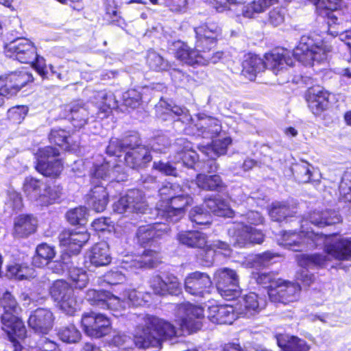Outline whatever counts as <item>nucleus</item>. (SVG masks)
Listing matches in <instances>:
<instances>
[{"label": "nucleus", "mask_w": 351, "mask_h": 351, "mask_svg": "<svg viewBox=\"0 0 351 351\" xmlns=\"http://www.w3.org/2000/svg\"><path fill=\"white\" fill-rule=\"evenodd\" d=\"M278 2V0H254L250 3L243 5V3H235L234 5L228 4L229 10L235 12L237 16H241L245 18H254L256 14L262 13L267 10L270 6Z\"/></svg>", "instance_id": "23"}, {"label": "nucleus", "mask_w": 351, "mask_h": 351, "mask_svg": "<svg viewBox=\"0 0 351 351\" xmlns=\"http://www.w3.org/2000/svg\"><path fill=\"white\" fill-rule=\"evenodd\" d=\"M0 302L4 310L1 317L2 330L12 340L16 337L23 339L27 331L23 322L17 316L21 308L16 300L10 292L6 291L1 298Z\"/></svg>", "instance_id": "6"}, {"label": "nucleus", "mask_w": 351, "mask_h": 351, "mask_svg": "<svg viewBox=\"0 0 351 351\" xmlns=\"http://www.w3.org/2000/svg\"><path fill=\"white\" fill-rule=\"evenodd\" d=\"M56 254L54 248L46 243L37 246L36 254L32 258V264L37 267H43L50 263Z\"/></svg>", "instance_id": "43"}, {"label": "nucleus", "mask_w": 351, "mask_h": 351, "mask_svg": "<svg viewBox=\"0 0 351 351\" xmlns=\"http://www.w3.org/2000/svg\"><path fill=\"white\" fill-rule=\"evenodd\" d=\"M340 197L343 200L351 202V172H346L339 185Z\"/></svg>", "instance_id": "62"}, {"label": "nucleus", "mask_w": 351, "mask_h": 351, "mask_svg": "<svg viewBox=\"0 0 351 351\" xmlns=\"http://www.w3.org/2000/svg\"><path fill=\"white\" fill-rule=\"evenodd\" d=\"M58 335L62 341L69 343L77 342L81 337L80 331L73 325L60 328Z\"/></svg>", "instance_id": "55"}, {"label": "nucleus", "mask_w": 351, "mask_h": 351, "mask_svg": "<svg viewBox=\"0 0 351 351\" xmlns=\"http://www.w3.org/2000/svg\"><path fill=\"white\" fill-rule=\"evenodd\" d=\"M49 139L51 143L62 147L67 151H74L78 147L77 142L74 141V137L69 132L58 128H54L51 130Z\"/></svg>", "instance_id": "33"}, {"label": "nucleus", "mask_w": 351, "mask_h": 351, "mask_svg": "<svg viewBox=\"0 0 351 351\" xmlns=\"http://www.w3.org/2000/svg\"><path fill=\"white\" fill-rule=\"evenodd\" d=\"M88 239L89 235L86 232L65 230L59 236L60 245L66 247L73 254H77L80 252Z\"/></svg>", "instance_id": "24"}, {"label": "nucleus", "mask_w": 351, "mask_h": 351, "mask_svg": "<svg viewBox=\"0 0 351 351\" xmlns=\"http://www.w3.org/2000/svg\"><path fill=\"white\" fill-rule=\"evenodd\" d=\"M87 209L84 206L70 210L66 213L68 221L73 225H84L87 221Z\"/></svg>", "instance_id": "57"}, {"label": "nucleus", "mask_w": 351, "mask_h": 351, "mask_svg": "<svg viewBox=\"0 0 351 351\" xmlns=\"http://www.w3.org/2000/svg\"><path fill=\"white\" fill-rule=\"evenodd\" d=\"M304 221L301 225V230L300 233L295 231H285L281 235L280 239L278 240L280 245L285 246L293 251H302L305 248L314 247L311 243V239L308 235L313 231H305Z\"/></svg>", "instance_id": "19"}, {"label": "nucleus", "mask_w": 351, "mask_h": 351, "mask_svg": "<svg viewBox=\"0 0 351 351\" xmlns=\"http://www.w3.org/2000/svg\"><path fill=\"white\" fill-rule=\"evenodd\" d=\"M149 287L155 294L160 295H176L181 291V284L173 275H168L165 279L158 275L154 276L149 280Z\"/></svg>", "instance_id": "22"}, {"label": "nucleus", "mask_w": 351, "mask_h": 351, "mask_svg": "<svg viewBox=\"0 0 351 351\" xmlns=\"http://www.w3.org/2000/svg\"><path fill=\"white\" fill-rule=\"evenodd\" d=\"M84 332L89 337L100 338L108 335L111 330L110 319L100 313H85L81 319Z\"/></svg>", "instance_id": "16"}, {"label": "nucleus", "mask_w": 351, "mask_h": 351, "mask_svg": "<svg viewBox=\"0 0 351 351\" xmlns=\"http://www.w3.org/2000/svg\"><path fill=\"white\" fill-rule=\"evenodd\" d=\"M212 280L206 273L195 271L189 274L184 280V289L191 295L204 297L210 293Z\"/></svg>", "instance_id": "20"}, {"label": "nucleus", "mask_w": 351, "mask_h": 351, "mask_svg": "<svg viewBox=\"0 0 351 351\" xmlns=\"http://www.w3.org/2000/svg\"><path fill=\"white\" fill-rule=\"evenodd\" d=\"M36 226L37 220L33 215H22L14 220L13 234L16 237H27L36 231Z\"/></svg>", "instance_id": "31"}, {"label": "nucleus", "mask_w": 351, "mask_h": 351, "mask_svg": "<svg viewBox=\"0 0 351 351\" xmlns=\"http://www.w3.org/2000/svg\"><path fill=\"white\" fill-rule=\"evenodd\" d=\"M59 155L56 148L48 146L40 149L36 154L38 171L45 176H57L62 170L61 161L55 158Z\"/></svg>", "instance_id": "14"}, {"label": "nucleus", "mask_w": 351, "mask_h": 351, "mask_svg": "<svg viewBox=\"0 0 351 351\" xmlns=\"http://www.w3.org/2000/svg\"><path fill=\"white\" fill-rule=\"evenodd\" d=\"M237 317L234 308L230 305H213L208 309V319L214 324H231Z\"/></svg>", "instance_id": "26"}, {"label": "nucleus", "mask_w": 351, "mask_h": 351, "mask_svg": "<svg viewBox=\"0 0 351 351\" xmlns=\"http://www.w3.org/2000/svg\"><path fill=\"white\" fill-rule=\"evenodd\" d=\"M311 165L308 162H302L295 165L293 168V173L295 178L300 182L306 183L310 182L312 178Z\"/></svg>", "instance_id": "58"}, {"label": "nucleus", "mask_w": 351, "mask_h": 351, "mask_svg": "<svg viewBox=\"0 0 351 351\" xmlns=\"http://www.w3.org/2000/svg\"><path fill=\"white\" fill-rule=\"evenodd\" d=\"M204 204L215 215L228 217H232L233 215V210L230 208L228 203L220 197L206 199Z\"/></svg>", "instance_id": "44"}, {"label": "nucleus", "mask_w": 351, "mask_h": 351, "mask_svg": "<svg viewBox=\"0 0 351 351\" xmlns=\"http://www.w3.org/2000/svg\"><path fill=\"white\" fill-rule=\"evenodd\" d=\"M196 34L195 48L191 49L184 43H176V58L181 62L191 66H205L209 63L215 64L223 57L222 51L211 54L217 40L221 34V28L214 23L199 25L194 29Z\"/></svg>", "instance_id": "1"}, {"label": "nucleus", "mask_w": 351, "mask_h": 351, "mask_svg": "<svg viewBox=\"0 0 351 351\" xmlns=\"http://www.w3.org/2000/svg\"><path fill=\"white\" fill-rule=\"evenodd\" d=\"M189 218L192 222L199 225H206L210 222V214L200 206H195L191 209Z\"/></svg>", "instance_id": "59"}, {"label": "nucleus", "mask_w": 351, "mask_h": 351, "mask_svg": "<svg viewBox=\"0 0 351 351\" xmlns=\"http://www.w3.org/2000/svg\"><path fill=\"white\" fill-rule=\"evenodd\" d=\"M265 306V302L255 293H250L242 298L241 306L243 307L241 313L245 316H251L258 313Z\"/></svg>", "instance_id": "39"}, {"label": "nucleus", "mask_w": 351, "mask_h": 351, "mask_svg": "<svg viewBox=\"0 0 351 351\" xmlns=\"http://www.w3.org/2000/svg\"><path fill=\"white\" fill-rule=\"evenodd\" d=\"M110 162H112V161H106L101 165L95 166L92 178L93 183H96L98 179L109 180L110 182L113 180L117 182L125 180L126 178L125 175L124 173L122 175L119 174L120 166L114 165L112 169H110Z\"/></svg>", "instance_id": "28"}, {"label": "nucleus", "mask_w": 351, "mask_h": 351, "mask_svg": "<svg viewBox=\"0 0 351 351\" xmlns=\"http://www.w3.org/2000/svg\"><path fill=\"white\" fill-rule=\"evenodd\" d=\"M146 62L151 69L156 71H169L172 69L171 63L154 51H148Z\"/></svg>", "instance_id": "46"}, {"label": "nucleus", "mask_w": 351, "mask_h": 351, "mask_svg": "<svg viewBox=\"0 0 351 351\" xmlns=\"http://www.w3.org/2000/svg\"><path fill=\"white\" fill-rule=\"evenodd\" d=\"M242 68V75L252 81L258 73L263 71L264 62L258 56L247 53L244 56Z\"/></svg>", "instance_id": "34"}, {"label": "nucleus", "mask_w": 351, "mask_h": 351, "mask_svg": "<svg viewBox=\"0 0 351 351\" xmlns=\"http://www.w3.org/2000/svg\"><path fill=\"white\" fill-rule=\"evenodd\" d=\"M181 332V328L176 329L169 322L147 315L135 330L134 343L139 348H159L162 340L171 339L180 335Z\"/></svg>", "instance_id": "3"}, {"label": "nucleus", "mask_w": 351, "mask_h": 351, "mask_svg": "<svg viewBox=\"0 0 351 351\" xmlns=\"http://www.w3.org/2000/svg\"><path fill=\"white\" fill-rule=\"evenodd\" d=\"M173 149L177 152L174 159L176 163L182 161L184 166L192 168L198 160L199 156L192 149L191 143L184 138L178 139L173 145Z\"/></svg>", "instance_id": "25"}, {"label": "nucleus", "mask_w": 351, "mask_h": 351, "mask_svg": "<svg viewBox=\"0 0 351 351\" xmlns=\"http://www.w3.org/2000/svg\"><path fill=\"white\" fill-rule=\"evenodd\" d=\"M97 199H99L100 202L99 206L97 205V212H102L106 209L108 202V193L103 184L96 185L91 189L89 200L97 201Z\"/></svg>", "instance_id": "53"}, {"label": "nucleus", "mask_w": 351, "mask_h": 351, "mask_svg": "<svg viewBox=\"0 0 351 351\" xmlns=\"http://www.w3.org/2000/svg\"><path fill=\"white\" fill-rule=\"evenodd\" d=\"M156 110L159 118L164 121L173 119L189 124V128L193 130V134L202 136L205 138H213L221 131L219 121L206 114H197L196 123H193L188 110L178 106H171L165 101L161 100L156 106Z\"/></svg>", "instance_id": "2"}, {"label": "nucleus", "mask_w": 351, "mask_h": 351, "mask_svg": "<svg viewBox=\"0 0 351 351\" xmlns=\"http://www.w3.org/2000/svg\"><path fill=\"white\" fill-rule=\"evenodd\" d=\"M104 303L101 308H108L113 311L115 316H119V313L127 307L125 298L121 300L119 298L112 295L110 292H108Z\"/></svg>", "instance_id": "54"}, {"label": "nucleus", "mask_w": 351, "mask_h": 351, "mask_svg": "<svg viewBox=\"0 0 351 351\" xmlns=\"http://www.w3.org/2000/svg\"><path fill=\"white\" fill-rule=\"evenodd\" d=\"M181 332V328L176 329L169 322L147 315L135 330L134 343L139 348H159L162 340L171 339L180 335Z\"/></svg>", "instance_id": "4"}, {"label": "nucleus", "mask_w": 351, "mask_h": 351, "mask_svg": "<svg viewBox=\"0 0 351 351\" xmlns=\"http://www.w3.org/2000/svg\"><path fill=\"white\" fill-rule=\"evenodd\" d=\"M342 3L341 0H318L317 10L320 15L326 16L328 19V34L339 36L348 46L351 54V29H344L341 24L337 23L338 16L334 13L341 8Z\"/></svg>", "instance_id": "9"}, {"label": "nucleus", "mask_w": 351, "mask_h": 351, "mask_svg": "<svg viewBox=\"0 0 351 351\" xmlns=\"http://www.w3.org/2000/svg\"><path fill=\"white\" fill-rule=\"evenodd\" d=\"M69 278L71 285L79 289L84 288L89 281L86 271L77 267H73L69 269Z\"/></svg>", "instance_id": "52"}, {"label": "nucleus", "mask_w": 351, "mask_h": 351, "mask_svg": "<svg viewBox=\"0 0 351 351\" xmlns=\"http://www.w3.org/2000/svg\"><path fill=\"white\" fill-rule=\"evenodd\" d=\"M73 291V289L66 282L58 280L53 282L50 289V293L51 298L58 303L70 294H72Z\"/></svg>", "instance_id": "49"}, {"label": "nucleus", "mask_w": 351, "mask_h": 351, "mask_svg": "<svg viewBox=\"0 0 351 351\" xmlns=\"http://www.w3.org/2000/svg\"><path fill=\"white\" fill-rule=\"evenodd\" d=\"M277 343L282 351H308L306 342L297 337L280 335L277 336Z\"/></svg>", "instance_id": "40"}, {"label": "nucleus", "mask_w": 351, "mask_h": 351, "mask_svg": "<svg viewBox=\"0 0 351 351\" xmlns=\"http://www.w3.org/2000/svg\"><path fill=\"white\" fill-rule=\"evenodd\" d=\"M54 317L47 308H39L29 315L28 324L36 332L47 334L52 329Z\"/></svg>", "instance_id": "21"}, {"label": "nucleus", "mask_w": 351, "mask_h": 351, "mask_svg": "<svg viewBox=\"0 0 351 351\" xmlns=\"http://www.w3.org/2000/svg\"><path fill=\"white\" fill-rule=\"evenodd\" d=\"M123 100L126 106L135 108L140 105L141 95L136 89H130L123 94Z\"/></svg>", "instance_id": "64"}, {"label": "nucleus", "mask_w": 351, "mask_h": 351, "mask_svg": "<svg viewBox=\"0 0 351 351\" xmlns=\"http://www.w3.org/2000/svg\"><path fill=\"white\" fill-rule=\"evenodd\" d=\"M301 288L295 282L277 279L273 281L268 295L273 302L287 303L296 301L300 296Z\"/></svg>", "instance_id": "15"}, {"label": "nucleus", "mask_w": 351, "mask_h": 351, "mask_svg": "<svg viewBox=\"0 0 351 351\" xmlns=\"http://www.w3.org/2000/svg\"><path fill=\"white\" fill-rule=\"evenodd\" d=\"M331 47L326 45L317 35H304L293 50L294 57L306 65H312L327 58Z\"/></svg>", "instance_id": "7"}, {"label": "nucleus", "mask_w": 351, "mask_h": 351, "mask_svg": "<svg viewBox=\"0 0 351 351\" xmlns=\"http://www.w3.org/2000/svg\"><path fill=\"white\" fill-rule=\"evenodd\" d=\"M176 193L169 202H158L156 204L158 215L172 223H176L183 217L186 208L193 202L192 197L182 187Z\"/></svg>", "instance_id": "10"}, {"label": "nucleus", "mask_w": 351, "mask_h": 351, "mask_svg": "<svg viewBox=\"0 0 351 351\" xmlns=\"http://www.w3.org/2000/svg\"><path fill=\"white\" fill-rule=\"evenodd\" d=\"M136 239L141 245H145L151 242L160 234L156 230V223L140 226L136 232Z\"/></svg>", "instance_id": "50"}, {"label": "nucleus", "mask_w": 351, "mask_h": 351, "mask_svg": "<svg viewBox=\"0 0 351 351\" xmlns=\"http://www.w3.org/2000/svg\"><path fill=\"white\" fill-rule=\"evenodd\" d=\"M111 342L114 346L121 348L123 351H132V346L133 345L138 347L134 343V339L132 340L130 337L125 334L114 335Z\"/></svg>", "instance_id": "63"}, {"label": "nucleus", "mask_w": 351, "mask_h": 351, "mask_svg": "<svg viewBox=\"0 0 351 351\" xmlns=\"http://www.w3.org/2000/svg\"><path fill=\"white\" fill-rule=\"evenodd\" d=\"M214 280L219 293L226 300H231L239 295V276L235 271L219 269L215 273Z\"/></svg>", "instance_id": "12"}, {"label": "nucleus", "mask_w": 351, "mask_h": 351, "mask_svg": "<svg viewBox=\"0 0 351 351\" xmlns=\"http://www.w3.org/2000/svg\"><path fill=\"white\" fill-rule=\"evenodd\" d=\"M309 221L312 224L318 227H324L339 223L341 217L334 210H325L324 212H313L309 215Z\"/></svg>", "instance_id": "42"}, {"label": "nucleus", "mask_w": 351, "mask_h": 351, "mask_svg": "<svg viewBox=\"0 0 351 351\" xmlns=\"http://www.w3.org/2000/svg\"><path fill=\"white\" fill-rule=\"evenodd\" d=\"M32 80L33 77L32 74L27 71H21L13 72L7 77L5 88L6 90H10L8 94L13 95Z\"/></svg>", "instance_id": "35"}, {"label": "nucleus", "mask_w": 351, "mask_h": 351, "mask_svg": "<svg viewBox=\"0 0 351 351\" xmlns=\"http://www.w3.org/2000/svg\"><path fill=\"white\" fill-rule=\"evenodd\" d=\"M86 258L90 263L95 267L108 265L111 262L109 247L106 243L101 242L95 244L87 252Z\"/></svg>", "instance_id": "29"}, {"label": "nucleus", "mask_w": 351, "mask_h": 351, "mask_svg": "<svg viewBox=\"0 0 351 351\" xmlns=\"http://www.w3.org/2000/svg\"><path fill=\"white\" fill-rule=\"evenodd\" d=\"M5 53L21 63L29 64L36 57V48L29 40L17 38L5 45Z\"/></svg>", "instance_id": "18"}, {"label": "nucleus", "mask_w": 351, "mask_h": 351, "mask_svg": "<svg viewBox=\"0 0 351 351\" xmlns=\"http://www.w3.org/2000/svg\"><path fill=\"white\" fill-rule=\"evenodd\" d=\"M231 143V138L230 136H226L223 138L213 141L211 145L199 147V149L209 158L215 160L221 155L226 154L228 147Z\"/></svg>", "instance_id": "36"}, {"label": "nucleus", "mask_w": 351, "mask_h": 351, "mask_svg": "<svg viewBox=\"0 0 351 351\" xmlns=\"http://www.w3.org/2000/svg\"><path fill=\"white\" fill-rule=\"evenodd\" d=\"M107 295L108 291L89 289L86 293V299L90 304L101 308Z\"/></svg>", "instance_id": "61"}, {"label": "nucleus", "mask_w": 351, "mask_h": 351, "mask_svg": "<svg viewBox=\"0 0 351 351\" xmlns=\"http://www.w3.org/2000/svg\"><path fill=\"white\" fill-rule=\"evenodd\" d=\"M228 234L234 245L245 247L250 244H260L263 241V234L243 222L234 223L228 229Z\"/></svg>", "instance_id": "13"}, {"label": "nucleus", "mask_w": 351, "mask_h": 351, "mask_svg": "<svg viewBox=\"0 0 351 351\" xmlns=\"http://www.w3.org/2000/svg\"><path fill=\"white\" fill-rule=\"evenodd\" d=\"M62 189L59 185L49 186L45 183V189H43L39 204L47 206L54 203L62 195Z\"/></svg>", "instance_id": "51"}, {"label": "nucleus", "mask_w": 351, "mask_h": 351, "mask_svg": "<svg viewBox=\"0 0 351 351\" xmlns=\"http://www.w3.org/2000/svg\"><path fill=\"white\" fill-rule=\"evenodd\" d=\"M196 182L199 188L206 190H219L223 186V183L218 175L207 176L199 174L197 176Z\"/></svg>", "instance_id": "47"}, {"label": "nucleus", "mask_w": 351, "mask_h": 351, "mask_svg": "<svg viewBox=\"0 0 351 351\" xmlns=\"http://www.w3.org/2000/svg\"><path fill=\"white\" fill-rule=\"evenodd\" d=\"M147 208L143 193L140 190L133 189L119 198L113 204L114 212L123 213H143Z\"/></svg>", "instance_id": "17"}, {"label": "nucleus", "mask_w": 351, "mask_h": 351, "mask_svg": "<svg viewBox=\"0 0 351 351\" xmlns=\"http://www.w3.org/2000/svg\"><path fill=\"white\" fill-rule=\"evenodd\" d=\"M181 186L176 184L167 183L158 191L160 199L158 202H169L173 195L180 191Z\"/></svg>", "instance_id": "60"}, {"label": "nucleus", "mask_w": 351, "mask_h": 351, "mask_svg": "<svg viewBox=\"0 0 351 351\" xmlns=\"http://www.w3.org/2000/svg\"><path fill=\"white\" fill-rule=\"evenodd\" d=\"M281 51L282 52L274 51L265 56L264 69H270L275 74H277L280 71L283 70L287 65L292 64L291 60L286 58L287 51L284 49Z\"/></svg>", "instance_id": "32"}, {"label": "nucleus", "mask_w": 351, "mask_h": 351, "mask_svg": "<svg viewBox=\"0 0 351 351\" xmlns=\"http://www.w3.org/2000/svg\"><path fill=\"white\" fill-rule=\"evenodd\" d=\"M177 315L181 330L189 334L200 330L204 319V309L191 303L180 304Z\"/></svg>", "instance_id": "11"}, {"label": "nucleus", "mask_w": 351, "mask_h": 351, "mask_svg": "<svg viewBox=\"0 0 351 351\" xmlns=\"http://www.w3.org/2000/svg\"><path fill=\"white\" fill-rule=\"evenodd\" d=\"M45 189V182L33 178H27L23 184V190L26 195L32 200L39 204L40 197Z\"/></svg>", "instance_id": "45"}, {"label": "nucleus", "mask_w": 351, "mask_h": 351, "mask_svg": "<svg viewBox=\"0 0 351 351\" xmlns=\"http://www.w3.org/2000/svg\"><path fill=\"white\" fill-rule=\"evenodd\" d=\"M328 93L321 87L308 90L307 102L311 111L315 115L320 114L328 105Z\"/></svg>", "instance_id": "27"}, {"label": "nucleus", "mask_w": 351, "mask_h": 351, "mask_svg": "<svg viewBox=\"0 0 351 351\" xmlns=\"http://www.w3.org/2000/svg\"><path fill=\"white\" fill-rule=\"evenodd\" d=\"M60 308L66 314L73 316L75 313L80 310V303L77 300L74 295V291L69 296L66 297L62 301L58 302Z\"/></svg>", "instance_id": "56"}, {"label": "nucleus", "mask_w": 351, "mask_h": 351, "mask_svg": "<svg viewBox=\"0 0 351 351\" xmlns=\"http://www.w3.org/2000/svg\"><path fill=\"white\" fill-rule=\"evenodd\" d=\"M269 213L272 220L282 221L293 217L295 211L284 203L276 202L272 204Z\"/></svg>", "instance_id": "48"}, {"label": "nucleus", "mask_w": 351, "mask_h": 351, "mask_svg": "<svg viewBox=\"0 0 351 351\" xmlns=\"http://www.w3.org/2000/svg\"><path fill=\"white\" fill-rule=\"evenodd\" d=\"M179 242L190 247L202 248L207 243V237L205 234L197 231H182L177 235Z\"/></svg>", "instance_id": "37"}, {"label": "nucleus", "mask_w": 351, "mask_h": 351, "mask_svg": "<svg viewBox=\"0 0 351 351\" xmlns=\"http://www.w3.org/2000/svg\"><path fill=\"white\" fill-rule=\"evenodd\" d=\"M313 246L324 245V251L328 256L338 261H349L351 258V237L324 235L315 232L308 234Z\"/></svg>", "instance_id": "8"}, {"label": "nucleus", "mask_w": 351, "mask_h": 351, "mask_svg": "<svg viewBox=\"0 0 351 351\" xmlns=\"http://www.w3.org/2000/svg\"><path fill=\"white\" fill-rule=\"evenodd\" d=\"M127 151L125 162L131 169L138 168L151 161L152 157L148 149L138 143L137 138L131 136L121 141L112 138L106 148V153L110 156H120L122 151Z\"/></svg>", "instance_id": "5"}, {"label": "nucleus", "mask_w": 351, "mask_h": 351, "mask_svg": "<svg viewBox=\"0 0 351 351\" xmlns=\"http://www.w3.org/2000/svg\"><path fill=\"white\" fill-rule=\"evenodd\" d=\"M71 119L74 127L80 128L87 123L89 112L82 101H75L69 107Z\"/></svg>", "instance_id": "41"}, {"label": "nucleus", "mask_w": 351, "mask_h": 351, "mask_svg": "<svg viewBox=\"0 0 351 351\" xmlns=\"http://www.w3.org/2000/svg\"><path fill=\"white\" fill-rule=\"evenodd\" d=\"M95 104L98 109V115L104 118L110 112L112 108L117 106L116 99L113 93L101 90L95 95Z\"/></svg>", "instance_id": "38"}, {"label": "nucleus", "mask_w": 351, "mask_h": 351, "mask_svg": "<svg viewBox=\"0 0 351 351\" xmlns=\"http://www.w3.org/2000/svg\"><path fill=\"white\" fill-rule=\"evenodd\" d=\"M158 259V252L154 250H145L143 254L135 256L132 258H130L129 256H126L125 258L123 260V263L128 265V266L125 265V267H153L156 265Z\"/></svg>", "instance_id": "30"}]
</instances>
